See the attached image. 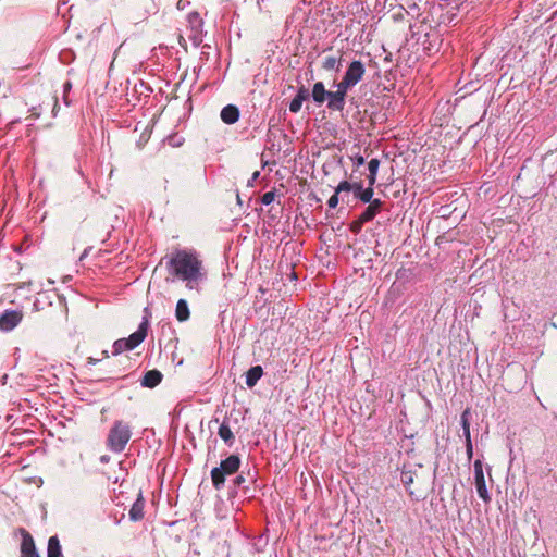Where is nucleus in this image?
<instances>
[{
  "mask_svg": "<svg viewBox=\"0 0 557 557\" xmlns=\"http://www.w3.org/2000/svg\"><path fill=\"white\" fill-rule=\"evenodd\" d=\"M245 482V479L243 475H237L236 479H235V484L236 485H240L242 483Z\"/></svg>",
  "mask_w": 557,
  "mask_h": 557,
  "instance_id": "c9c22d12",
  "label": "nucleus"
},
{
  "mask_svg": "<svg viewBox=\"0 0 557 557\" xmlns=\"http://www.w3.org/2000/svg\"><path fill=\"white\" fill-rule=\"evenodd\" d=\"M326 92L324 84L317 82L313 84L311 97L317 104H322L326 101Z\"/></svg>",
  "mask_w": 557,
  "mask_h": 557,
  "instance_id": "6ab92c4d",
  "label": "nucleus"
},
{
  "mask_svg": "<svg viewBox=\"0 0 557 557\" xmlns=\"http://www.w3.org/2000/svg\"><path fill=\"white\" fill-rule=\"evenodd\" d=\"M310 97L309 89L304 85L300 86L297 90L296 96L289 103V111L293 113H298L301 109L302 102L308 100Z\"/></svg>",
  "mask_w": 557,
  "mask_h": 557,
  "instance_id": "9b49d317",
  "label": "nucleus"
},
{
  "mask_svg": "<svg viewBox=\"0 0 557 557\" xmlns=\"http://www.w3.org/2000/svg\"><path fill=\"white\" fill-rule=\"evenodd\" d=\"M376 182V175L375 174H368V183H369V187H372L373 188V185L375 184Z\"/></svg>",
  "mask_w": 557,
  "mask_h": 557,
  "instance_id": "72a5a7b5",
  "label": "nucleus"
},
{
  "mask_svg": "<svg viewBox=\"0 0 557 557\" xmlns=\"http://www.w3.org/2000/svg\"><path fill=\"white\" fill-rule=\"evenodd\" d=\"M354 162L356 166H361L364 163V158L362 156H356Z\"/></svg>",
  "mask_w": 557,
  "mask_h": 557,
  "instance_id": "f704fd0d",
  "label": "nucleus"
},
{
  "mask_svg": "<svg viewBox=\"0 0 557 557\" xmlns=\"http://www.w3.org/2000/svg\"><path fill=\"white\" fill-rule=\"evenodd\" d=\"M189 39L194 44V46L198 47L202 42V29L198 30H190V34L188 35Z\"/></svg>",
  "mask_w": 557,
  "mask_h": 557,
  "instance_id": "bb28decb",
  "label": "nucleus"
},
{
  "mask_svg": "<svg viewBox=\"0 0 557 557\" xmlns=\"http://www.w3.org/2000/svg\"><path fill=\"white\" fill-rule=\"evenodd\" d=\"M466 453H467L468 460H471L472 456H473L472 441H466Z\"/></svg>",
  "mask_w": 557,
  "mask_h": 557,
  "instance_id": "2f4dec72",
  "label": "nucleus"
},
{
  "mask_svg": "<svg viewBox=\"0 0 557 557\" xmlns=\"http://www.w3.org/2000/svg\"><path fill=\"white\" fill-rule=\"evenodd\" d=\"M175 318L178 322H185L190 318L188 304L185 299H180L175 308Z\"/></svg>",
  "mask_w": 557,
  "mask_h": 557,
  "instance_id": "412c9836",
  "label": "nucleus"
},
{
  "mask_svg": "<svg viewBox=\"0 0 557 557\" xmlns=\"http://www.w3.org/2000/svg\"><path fill=\"white\" fill-rule=\"evenodd\" d=\"M144 317L141 319V322L134 333H132L127 338H120L116 339L113 343L112 346V355L117 356L121 355L124 351L133 350L137 346H139L145 338L147 337L148 330H149V319L151 317V313L148 308H145L144 310Z\"/></svg>",
  "mask_w": 557,
  "mask_h": 557,
  "instance_id": "f03ea898",
  "label": "nucleus"
},
{
  "mask_svg": "<svg viewBox=\"0 0 557 557\" xmlns=\"http://www.w3.org/2000/svg\"><path fill=\"white\" fill-rule=\"evenodd\" d=\"M47 557H63L58 535L50 536L47 546Z\"/></svg>",
  "mask_w": 557,
  "mask_h": 557,
  "instance_id": "aec40b11",
  "label": "nucleus"
},
{
  "mask_svg": "<svg viewBox=\"0 0 557 557\" xmlns=\"http://www.w3.org/2000/svg\"><path fill=\"white\" fill-rule=\"evenodd\" d=\"M101 355H102V358H108V357H109V352H108V350H103V351L101 352Z\"/></svg>",
  "mask_w": 557,
  "mask_h": 557,
  "instance_id": "58836bf2",
  "label": "nucleus"
},
{
  "mask_svg": "<svg viewBox=\"0 0 557 557\" xmlns=\"http://www.w3.org/2000/svg\"><path fill=\"white\" fill-rule=\"evenodd\" d=\"M188 24H189V27H190V30H200L202 29V26H203V22L199 15V13L197 12H191L188 14Z\"/></svg>",
  "mask_w": 557,
  "mask_h": 557,
  "instance_id": "b1692460",
  "label": "nucleus"
},
{
  "mask_svg": "<svg viewBox=\"0 0 557 557\" xmlns=\"http://www.w3.org/2000/svg\"><path fill=\"white\" fill-rule=\"evenodd\" d=\"M260 175V172L259 171H256L252 173L251 177L248 180V186H253L256 180L259 177Z\"/></svg>",
  "mask_w": 557,
  "mask_h": 557,
  "instance_id": "473e14b6",
  "label": "nucleus"
},
{
  "mask_svg": "<svg viewBox=\"0 0 557 557\" xmlns=\"http://www.w3.org/2000/svg\"><path fill=\"white\" fill-rule=\"evenodd\" d=\"M64 102H65V104H66V106H69V104H70V102H69V100H67L66 96H64Z\"/></svg>",
  "mask_w": 557,
  "mask_h": 557,
  "instance_id": "ea45409f",
  "label": "nucleus"
},
{
  "mask_svg": "<svg viewBox=\"0 0 557 557\" xmlns=\"http://www.w3.org/2000/svg\"><path fill=\"white\" fill-rule=\"evenodd\" d=\"M218 435L225 443L226 446L232 447L235 443V435L232 431L230 418H224L218 429Z\"/></svg>",
  "mask_w": 557,
  "mask_h": 557,
  "instance_id": "1a4fd4ad",
  "label": "nucleus"
},
{
  "mask_svg": "<svg viewBox=\"0 0 557 557\" xmlns=\"http://www.w3.org/2000/svg\"><path fill=\"white\" fill-rule=\"evenodd\" d=\"M460 422L462 426V434L465 436V441H471V433H470V409L467 408L463 410L460 417Z\"/></svg>",
  "mask_w": 557,
  "mask_h": 557,
  "instance_id": "4be33fe9",
  "label": "nucleus"
},
{
  "mask_svg": "<svg viewBox=\"0 0 557 557\" xmlns=\"http://www.w3.org/2000/svg\"><path fill=\"white\" fill-rule=\"evenodd\" d=\"M162 377L163 375L159 370H149L144 374L140 384L144 387L153 388L161 383Z\"/></svg>",
  "mask_w": 557,
  "mask_h": 557,
  "instance_id": "ddd939ff",
  "label": "nucleus"
},
{
  "mask_svg": "<svg viewBox=\"0 0 557 557\" xmlns=\"http://www.w3.org/2000/svg\"><path fill=\"white\" fill-rule=\"evenodd\" d=\"M220 116L225 124H234L239 119V110L234 104H227L221 110Z\"/></svg>",
  "mask_w": 557,
  "mask_h": 557,
  "instance_id": "dca6fc26",
  "label": "nucleus"
},
{
  "mask_svg": "<svg viewBox=\"0 0 557 557\" xmlns=\"http://www.w3.org/2000/svg\"><path fill=\"white\" fill-rule=\"evenodd\" d=\"M18 533L22 536L20 546L21 557H40L32 534L24 528H18Z\"/></svg>",
  "mask_w": 557,
  "mask_h": 557,
  "instance_id": "423d86ee",
  "label": "nucleus"
},
{
  "mask_svg": "<svg viewBox=\"0 0 557 557\" xmlns=\"http://www.w3.org/2000/svg\"><path fill=\"white\" fill-rule=\"evenodd\" d=\"M99 361H100V359H99V358H94V357H89V358H88V363H89V364H94V366H95V364H97Z\"/></svg>",
  "mask_w": 557,
  "mask_h": 557,
  "instance_id": "e433bc0d",
  "label": "nucleus"
},
{
  "mask_svg": "<svg viewBox=\"0 0 557 557\" xmlns=\"http://www.w3.org/2000/svg\"><path fill=\"white\" fill-rule=\"evenodd\" d=\"M336 91L346 100L348 91L354 87L348 81L342 77L341 82L334 84Z\"/></svg>",
  "mask_w": 557,
  "mask_h": 557,
  "instance_id": "393cba45",
  "label": "nucleus"
},
{
  "mask_svg": "<svg viewBox=\"0 0 557 557\" xmlns=\"http://www.w3.org/2000/svg\"><path fill=\"white\" fill-rule=\"evenodd\" d=\"M23 312L20 310H5L0 314V331L11 332L22 321Z\"/></svg>",
  "mask_w": 557,
  "mask_h": 557,
  "instance_id": "39448f33",
  "label": "nucleus"
},
{
  "mask_svg": "<svg viewBox=\"0 0 557 557\" xmlns=\"http://www.w3.org/2000/svg\"><path fill=\"white\" fill-rule=\"evenodd\" d=\"M364 223H368V221H362L361 220V214L359 215V218L355 221L351 222L350 224V231L355 234H358L361 232L362 230V226Z\"/></svg>",
  "mask_w": 557,
  "mask_h": 557,
  "instance_id": "cd10ccee",
  "label": "nucleus"
},
{
  "mask_svg": "<svg viewBox=\"0 0 557 557\" xmlns=\"http://www.w3.org/2000/svg\"><path fill=\"white\" fill-rule=\"evenodd\" d=\"M379 166L380 160L376 158L371 159L368 163L369 173L377 175Z\"/></svg>",
  "mask_w": 557,
  "mask_h": 557,
  "instance_id": "c85d7f7f",
  "label": "nucleus"
},
{
  "mask_svg": "<svg viewBox=\"0 0 557 557\" xmlns=\"http://www.w3.org/2000/svg\"><path fill=\"white\" fill-rule=\"evenodd\" d=\"M400 481L404 484V486L407 488V491L409 492V495L412 496L413 492L410 491L409 487L414 481V472L403 468L401 473H400Z\"/></svg>",
  "mask_w": 557,
  "mask_h": 557,
  "instance_id": "5701e85b",
  "label": "nucleus"
},
{
  "mask_svg": "<svg viewBox=\"0 0 557 557\" xmlns=\"http://www.w3.org/2000/svg\"><path fill=\"white\" fill-rule=\"evenodd\" d=\"M326 107L331 111H343L346 104L345 99L336 91H330L326 92Z\"/></svg>",
  "mask_w": 557,
  "mask_h": 557,
  "instance_id": "f8f14e48",
  "label": "nucleus"
},
{
  "mask_svg": "<svg viewBox=\"0 0 557 557\" xmlns=\"http://www.w3.org/2000/svg\"><path fill=\"white\" fill-rule=\"evenodd\" d=\"M70 89H71V83H70V82H66V83L64 84V91L66 92V91H67V90H70Z\"/></svg>",
  "mask_w": 557,
  "mask_h": 557,
  "instance_id": "4c0bfd02",
  "label": "nucleus"
},
{
  "mask_svg": "<svg viewBox=\"0 0 557 557\" xmlns=\"http://www.w3.org/2000/svg\"><path fill=\"white\" fill-rule=\"evenodd\" d=\"M240 467V458L237 455H231L222 460L219 467L211 470L212 485L220 491L224 487L225 476L232 475L238 471Z\"/></svg>",
  "mask_w": 557,
  "mask_h": 557,
  "instance_id": "20e7f679",
  "label": "nucleus"
},
{
  "mask_svg": "<svg viewBox=\"0 0 557 557\" xmlns=\"http://www.w3.org/2000/svg\"><path fill=\"white\" fill-rule=\"evenodd\" d=\"M473 467H474V483H475L476 492H478L480 498H482L485 503H488L491 500V496L488 494V491H487V487L485 484L482 461L479 459L475 460Z\"/></svg>",
  "mask_w": 557,
  "mask_h": 557,
  "instance_id": "0eeeda50",
  "label": "nucleus"
},
{
  "mask_svg": "<svg viewBox=\"0 0 557 557\" xmlns=\"http://www.w3.org/2000/svg\"><path fill=\"white\" fill-rule=\"evenodd\" d=\"M356 183H349L348 181H342L335 188L336 194L342 191H350L355 189Z\"/></svg>",
  "mask_w": 557,
  "mask_h": 557,
  "instance_id": "a878e982",
  "label": "nucleus"
},
{
  "mask_svg": "<svg viewBox=\"0 0 557 557\" xmlns=\"http://www.w3.org/2000/svg\"><path fill=\"white\" fill-rule=\"evenodd\" d=\"M166 267L169 272L184 281L189 289L196 288L199 282L206 278L202 261L194 250H176L166 261Z\"/></svg>",
  "mask_w": 557,
  "mask_h": 557,
  "instance_id": "f257e3e1",
  "label": "nucleus"
},
{
  "mask_svg": "<svg viewBox=\"0 0 557 557\" xmlns=\"http://www.w3.org/2000/svg\"><path fill=\"white\" fill-rule=\"evenodd\" d=\"M132 437V430L127 422L116 420L109 430L106 445L115 454L122 453Z\"/></svg>",
  "mask_w": 557,
  "mask_h": 557,
  "instance_id": "7ed1b4c3",
  "label": "nucleus"
},
{
  "mask_svg": "<svg viewBox=\"0 0 557 557\" xmlns=\"http://www.w3.org/2000/svg\"><path fill=\"white\" fill-rule=\"evenodd\" d=\"M274 199H275V191L271 190V191H267L265 194H263V196L261 197V202H262V205L269 206L274 201Z\"/></svg>",
  "mask_w": 557,
  "mask_h": 557,
  "instance_id": "c756f323",
  "label": "nucleus"
},
{
  "mask_svg": "<svg viewBox=\"0 0 557 557\" xmlns=\"http://www.w3.org/2000/svg\"><path fill=\"white\" fill-rule=\"evenodd\" d=\"M343 51H337L336 54L325 55L322 60V69L339 72L343 65Z\"/></svg>",
  "mask_w": 557,
  "mask_h": 557,
  "instance_id": "9d476101",
  "label": "nucleus"
},
{
  "mask_svg": "<svg viewBox=\"0 0 557 557\" xmlns=\"http://www.w3.org/2000/svg\"><path fill=\"white\" fill-rule=\"evenodd\" d=\"M368 203L369 206L361 213V220L370 222L381 211L383 202L380 199H371V201Z\"/></svg>",
  "mask_w": 557,
  "mask_h": 557,
  "instance_id": "2eb2a0df",
  "label": "nucleus"
},
{
  "mask_svg": "<svg viewBox=\"0 0 557 557\" xmlns=\"http://www.w3.org/2000/svg\"><path fill=\"white\" fill-rule=\"evenodd\" d=\"M144 508H145V499H144L141 493H139L138 497L133 503V505L128 511L129 519L132 521L141 520L144 518Z\"/></svg>",
  "mask_w": 557,
  "mask_h": 557,
  "instance_id": "4468645a",
  "label": "nucleus"
},
{
  "mask_svg": "<svg viewBox=\"0 0 557 557\" xmlns=\"http://www.w3.org/2000/svg\"><path fill=\"white\" fill-rule=\"evenodd\" d=\"M337 205H338V194H336V193H335L334 195H332V196L329 198V200H327V206H329V208H331V209H335V208L337 207Z\"/></svg>",
  "mask_w": 557,
  "mask_h": 557,
  "instance_id": "7c9ffc66",
  "label": "nucleus"
},
{
  "mask_svg": "<svg viewBox=\"0 0 557 557\" xmlns=\"http://www.w3.org/2000/svg\"><path fill=\"white\" fill-rule=\"evenodd\" d=\"M354 195L361 202L368 203L373 198V188L372 187L363 188L362 183L358 182V183H356V186L354 189Z\"/></svg>",
  "mask_w": 557,
  "mask_h": 557,
  "instance_id": "a211bd4d",
  "label": "nucleus"
},
{
  "mask_svg": "<svg viewBox=\"0 0 557 557\" xmlns=\"http://www.w3.org/2000/svg\"><path fill=\"white\" fill-rule=\"evenodd\" d=\"M364 73V64L360 60H354L347 66L343 77L355 87L359 82L362 81Z\"/></svg>",
  "mask_w": 557,
  "mask_h": 557,
  "instance_id": "6e6552de",
  "label": "nucleus"
},
{
  "mask_svg": "<svg viewBox=\"0 0 557 557\" xmlns=\"http://www.w3.org/2000/svg\"><path fill=\"white\" fill-rule=\"evenodd\" d=\"M263 375V369L261 366H253L251 367L247 372H246V385L249 387V388H252L253 386L257 385L258 381L262 377Z\"/></svg>",
  "mask_w": 557,
  "mask_h": 557,
  "instance_id": "f3484780",
  "label": "nucleus"
}]
</instances>
